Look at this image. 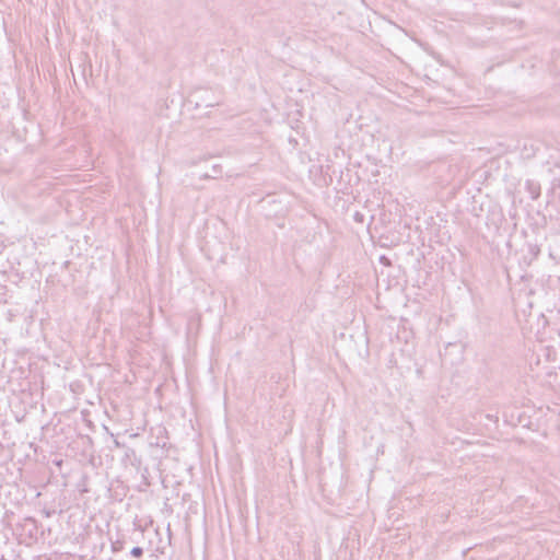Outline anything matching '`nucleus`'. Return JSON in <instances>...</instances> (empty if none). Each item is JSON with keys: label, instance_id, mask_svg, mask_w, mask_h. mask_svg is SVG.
I'll use <instances>...</instances> for the list:
<instances>
[{"label": "nucleus", "instance_id": "6", "mask_svg": "<svg viewBox=\"0 0 560 560\" xmlns=\"http://www.w3.org/2000/svg\"><path fill=\"white\" fill-rule=\"evenodd\" d=\"M222 174V166L221 165H213L212 167V178H218Z\"/></svg>", "mask_w": 560, "mask_h": 560}, {"label": "nucleus", "instance_id": "5", "mask_svg": "<svg viewBox=\"0 0 560 560\" xmlns=\"http://www.w3.org/2000/svg\"><path fill=\"white\" fill-rule=\"evenodd\" d=\"M143 548L142 547H133L131 550H130V555L135 558H141L143 556Z\"/></svg>", "mask_w": 560, "mask_h": 560}, {"label": "nucleus", "instance_id": "3", "mask_svg": "<svg viewBox=\"0 0 560 560\" xmlns=\"http://www.w3.org/2000/svg\"><path fill=\"white\" fill-rule=\"evenodd\" d=\"M526 189L534 200L540 196V185L534 180L528 179L526 182Z\"/></svg>", "mask_w": 560, "mask_h": 560}, {"label": "nucleus", "instance_id": "1", "mask_svg": "<svg viewBox=\"0 0 560 560\" xmlns=\"http://www.w3.org/2000/svg\"><path fill=\"white\" fill-rule=\"evenodd\" d=\"M122 448L125 451L122 463L138 468L141 465V458L137 455L136 451L127 445H122Z\"/></svg>", "mask_w": 560, "mask_h": 560}, {"label": "nucleus", "instance_id": "4", "mask_svg": "<svg viewBox=\"0 0 560 560\" xmlns=\"http://www.w3.org/2000/svg\"><path fill=\"white\" fill-rule=\"evenodd\" d=\"M110 549L113 552H119L124 549V541L122 540H116L112 542Z\"/></svg>", "mask_w": 560, "mask_h": 560}, {"label": "nucleus", "instance_id": "9", "mask_svg": "<svg viewBox=\"0 0 560 560\" xmlns=\"http://www.w3.org/2000/svg\"><path fill=\"white\" fill-rule=\"evenodd\" d=\"M381 261H382L383 264H385V265H389V260H388V258H386L385 256H382V257H381Z\"/></svg>", "mask_w": 560, "mask_h": 560}, {"label": "nucleus", "instance_id": "8", "mask_svg": "<svg viewBox=\"0 0 560 560\" xmlns=\"http://www.w3.org/2000/svg\"><path fill=\"white\" fill-rule=\"evenodd\" d=\"M201 179H208V178H212L211 177V174H208V173H205L200 176Z\"/></svg>", "mask_w": 560, "mask_h": 560}, {"label": "nucleus", "instance_id": "7", "mask_svg": "<svg viewBox=\"0 0 560 560\" xmlns=\"http://www.w3.org/2000/svg\"><path fill=\"white\" fill-rule=\"evenodd\" d=\"M354 220H355V221H359V222H362V221H363V214H361V213L357 212V213L354 214Z\"/></svg>", "mask_w": 560, "mask_h": 560}, {"label": "nucleus", "instance_id": "2", "mask_svg": "<svg viewBox=\"0 0 560 560\" xmlns=\"http://www.w3.org/2000/svg\"><path fill=\"white\" fill-rule=\"evenodd\" d=\"M201 327V315L199 313H194L189 316L187 322V335L189 337L196 336L199 332Z\"/></svg>", "mask_w": 560, "mask_h": 560}, {"label": "nucleus", "instance_id": "10", "mask_svg": "<svg viewBox=\"0 0 560 560\" xmlns=\"http://www.w3.org/2000/svg\"><path fill=\"white\" fill-rule=\"evenodd\" d=\"M114 443L117 447H122V445H125L124 443H120L118 440H115Z\"/></svg>", "mask_w": 560, "mask_h": 560}]
</instances>
